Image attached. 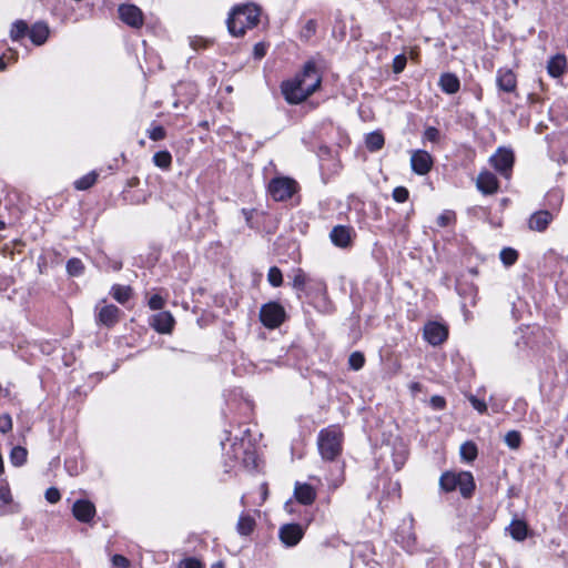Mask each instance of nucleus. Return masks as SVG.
Wrapping results in <instances>:
<instances>
[{"instance_id":"nucleus-1","label":"nucleus","mask_w":568,"mask_h":568,"mask_svg":"<svg viewBox=\"0 0 568 568\" xmlns=\"http://www.w3.org/2000/svg\"><path fill=\"white\" fill-rule=\"evenodd\" d=\"M320 58L308 59L294 79L284 81L282 94L290 104H298L316 92L322 83L323 63Z\"/></svg>"},{"instance_id":"nucleus-2","label":"nucleus","mask_w":568,"mask_h":568,"mask_svg":"<svg viewBox=\"0 0 568 568\" xmlns=\"http://www.w3.org/2000/svg\"><path fill=\"white\" fill-rule=\"evenodd\" d=\"M260 8L254 3L236 6L227 18V29L233 37L244 36L246 29L255 28L260 22Z\"/></svg>"},{"instance_id":"nucleus-3","label":"nucleus","mask_w":568,"mask_h":568,"mask_svg":"<svg viewBox=\"0 0 568 568\" xmlns=\"http://www.w3.org/2000/svg\"><path fill=\"white\" fill-rule=\"evenodd\" d=\"M317 448L323 460L334 462L343 449V433L333 426L323 428L317 436Z\"/></svg>"},{"instance_id":"nucleus-4","label":"nucleus","mask_w":568,"mask_h":568,"mask_svg":"<svg viewBox=\"0 0 568 568\" xmlns=\"http://www.w3.org/2000/svg\"><path fill=\"white\" fill-rule=\"evenodd\" d=\"M284 307L277 302H268L260 310V321L267 328L278 327L285 320Z\"/></svg>"},{"instance_id":"nucleus-5","label":"nucleus","mask_w":568,"mask_h":568,"mask_svg":"<svg viewBox=\"0 0 568 568\" xmlns=\"http://www.w3.org/2000/svg\"><path fill=\"white\" fill-rule=\"evenodd\" d=\"M296 182L290 178H275L268 183V192L275 201H285L295 192Z\"/></svg>"},{"instance_id":"nucleus-6","label":"nucleus","mask_w":568,"mask_h":568,"mask_svg":"<svg viewBox=\"0 0 568 568\" xmlns=\"http://www.w3.org/2000/svg\"><path fill=\"white\" fill-rule=\"evenodd\" d=\"M118 12L121 21L131 28L140 29L144 23V14L135 4H120Z\"/></svg>"},{"instance_id":"nucleus-7","label":"nucleus","mask_w":568,"mask_h":568,"mask_svg":"<svg viewBox=\"0 0 568 568\" xmlns=\"http://www.w3.org/2000/svg\"><path fill=\"white\" fill-rule=\"evenodd\" d=\"M490 162L496 171L508 179L514 165V153L510 150L499 149L491 158Z\"/></svg>"},{"instance_id":"nucleus-8","label":"nucleus","mask_w":568,"mask_h":568,"mask_svg":"<svg viewBox=\"0 0 568 568\" xmlns=\"http://www.w3.org/2000/svg\"><path fill=\"white\" fill-rule=\"evenodd\" d=\"M410 166L416 174L425 175L433 168V158L425 150H416L412 153Z\"/></svg>"},{"instance_id":"nucleus-9","label":"nucleus","mask_w":568,"mask_h":568,"mask_svg":"<svg viewBox=\"0 0 568 568\" xmlns=\"http://www.w3.org/2000/svg\"><path fill=\"white\" fill-rule=\"evenodd\" d=\"M304 536V530L298 524H286L280 528L278 537L287 546H296Z\"/></svg>"},{"instance_id":"nucleus-10","label":"nucleus","mask_w":568,"mask_h":568,"mask_svg":"<svg viewBox=\"0 0 568 568\" xmlns=\"http://www.w3.org/2000/svg\"><path fill=\"white\" fill-rule=\"evenodd\" d=\"M448 336L447 328L437 322H429L424 327V338L432 345H440Z\"/></svg>"},{"instance_id":"nucleus-11","label":"nucleus","mask_w":568,"mask_h":568,"mask_svg":"<svg viewBox=\"0 0 568 568\" xmlns=\"http://www.w3.org/2000/svg\"><path fill=\"white\" fill-rule=\"evenodd\" d=\"M496 84L499 91L514 93L517 89V77L511 69L500 68L497 70Z\"/></svg>"},{"instance_id":"nucleus-12","label":"nucleus","mask_w":568,"mask_h":568,"mask_svg":"<svg viewBox=\"0 0 568 568\" xmlns=\"http://www.w3.org/2000/svg\"><path fill=\"white\" fill-rule=\"evenodd\" d=\"M396 542L400 544L407 551H413L416 545V536L413 531V519L409 523H403L395 535Z\"/></svg>"},{"instance_id":"nucleus-13","label":"nucleus","mask_w":568,"mask_h":568,"mask_svg":"<svg viewBox=\"0 0 568 568\" xmlns=\"http://www.w3.org/2000/svg\"><path fill=\"white\" fill-rule=\"evenodd\" d=\"M72 514L81 523H90L95 516V506L88 499H79L72 506Z\"/></svg>"},{"instance_id":"nucleus-14","label":"nucleus","mask_w":568,"mask_h":568,"mask_svg":"<svg viewBox=\"0 0 568 568\" xmlns=\"http://www.w3.org/2000/svg\"><path fill=\"white\" fill-rule=\"evenodd\" d=\"M353 230L349 226L336 225L329 233L332 243L341 248H347L352 245Z\"/></svg>"},{"instance_id":"nucleus-15","label":"nucleus","mask_w":568,"mask_h":568,"mask_svg":"<svg viewBox=\"0 0 568 568\" xmlns=\"http://www.w3.org/2000/svg\"><path fill=\"white\" fill-rule=\"evenodd\" d=\"M552 220L554 215L551 212L547 210H540L530 215L528 220V227L531 231L544 232L547 230Z\"/></svg>"},{"instance_id":"nucleus-16","label":"nucleus","mask_w":568,"mask_h":568,"mask_svg":"<svg viewBox=\"0 0 568 568\" xmlns=\"http://www.w3.org/2000/svg\"><path fill=\"white\" fill-rule=\"evenodd\" d=\"M150 325L161 334H169L174 326V318L170 312H159L151 317Z\"/></svg>"},{"instance_id":"nucleus-17","label":"nucleus","mask_w":568,"mask_h":568,"mask_svg":"<svg viewBox=\"0 0 568 568\" xmlns=\"http://www.w3.org/2000/svg\"><path fill=\"white\" fill-rule=\"evenodd\" d=\"M120 310L118 306L110 304L102 306L97 314V322L104 326L111 327L119 322Z\"/></svg>"},{"instance_id":"nucleus-18","label":"nucleus","mask_w":568,"mask_h":568,"mask_svg":"<svg viewBox=\"0 0 568 568\" xmlns=\"http://www.w3.org/2000/svg\"><path fill=\"white\" fill-rule=\"evenodd\" d=\"M476 185L483 194L490 195L497 192L498 180L491 172H481L477 178Z\"/></svg>"},{"instance_id":"nucleus-19","label":"nucleus","mask_w":568,"mask_h":568,"mask_svg":"<svg viewBox=\"0 0 568 568\" xmlns=\"http://www.w3.org/2000/svg\"><path fill=\"white\" fill-rule=\"evenodd\" d=\"M457 481L460 494L465 498H469L475 490V480L474 476L469 471H460L457 474Z\"/></svg>"},{"instance_id":"nucleus-20","label":"nucleus","mask_w":568,"mask_h":568,"mask_svg":"<svg viewBox=\"0 0 568 568\" xmlns=\"http://www.w3.org/2000/svg\"><path fill=\"white\" fill-rule=\"evenodd\" d=\"M294 496L298 503L303 505H311L314 503L316 498L315 489L308 484H300L295 485Z\"/></svg>"},{"instance_id":"nucleus-21","label":"nucleus","mask_w":568,"mask_h":568,"mask_svg":"<svg viewBox=\"0 0 568 568\" xmlns=\"http://www.w3.org/2000/svg\"><path fill=\"white\" fill-rule=\"evenodd\" d=\"M567 69V60L564 54H557L547 63V71L552 78L561 77Z\"/></svg>"},{"instance_id":"nucleus-22","label":"nucleus","mask_w":568,"mask_h":568,"mask_svg":"<svg viewBox=\"0 0 568 568\" xmlns=\"http://www.w3.org/2000/svg\"><path fill=\"white\" fill-rule=\"evenodd\" d=\"M440 89L443 92L447 93V94H454L456 92H458L459 88H460V82H459V79L457 78V75H455L454 73H443L439 78V82H438Z\"/></svg>"},{"instance_id":"nucleus-23","label":"nucleus","mask_w":568,"mask_h":568,"mask_svg":"<svg viewBox=\"0 0 568 568\" xmlns=\"http://www.w3.org/2000/svg\"><path fill=\"white\" fill-rule=\"evenodd\" d=\"M30 40L36 45L43 44L49 37V28L45 23H34L28 32Z\"/></svg>"},{"instance_id":"nucleus-24","label":"nucleus","mask_w":568,"mask_h":568,"mask_svg":"<svg viewBox=\"0 0 568 568\" xmlns=\"http://www.w3.org/2000/svg\"><path fill=\"white\" fill-rule=\"evenodd\" d=\"M385 138L381 131H373L365 138V145L369 152H377L383 149Z\"/></svg>"},{"instance_id":"nucleus-25","label":"nucleus","mask_w":568,"mask_h":568,"mask_svg":"<svg viewBox=\"0 0 568 568\" xmlns=\"http://www.w3.org/2000/svg\"><path fill=\"white\" fill-rule=\"evenodd\" d=\"M254 528L255 519L247 514H242L236 524V531L241 536H248L253 532Z\"/></svg>"},{"instance_id":"nucleus-26","label":"nucleus","mask_w":568,"mask_h":568,"mask_svg":"<svg viewBox=\"0 0 568 568\" xmlns=\"http://www.w3.org/2000/svg\"><path fill=\"white\" fill-rule=\"evenodd\" d=\"M457 474L452 471L444 473L439 478V487L445 493H450L457 489Z\"/></svg>"},{"instance_id":"nucleus-27","label":"nucleus","mask_w":568,"mask_h":568,"mask_svg":"<svg viewBox=\"0 0 568 568\" xmlns=\"http://www.w3.org/2000/svg\"><path fill=\"white\" fill-rule=\"evenodd\" d=\"M527 531V525L523 520H513L509 526L510 536L517 541H523L526 539Z\"/></svg>"},{"instance_id":"nucleus-28","label":"nucleus","mask_w":568,"mask_h":568,"mask_svg":"<svg viewBox=\"0 0 568 568\" xmlns=\"http://www.w3.org/2000/svg\"><path fill=\"white\" fill-rule=\"evenodd\" d=\"M111 295L115 301H118L121 304H124L130 300L132 295V290L130 286L115 284L111 288Z\"/></svg>"},{"instance_id":"nucleus-29","label":"nucleus","mask_w":568,"mask_h":568,"mask_svg":"<svg viewBox=\"0 0 568 568\" xmlns=\"http://www.w3.org/2000/svg\"><path fill=\"white\" fill-rule=\"evenodd\" d=\"M29 32V27L26 21L17 20L12 23L10 29V38L12 41H19L23 39Z\"/></svg>"},{"instance_id":"nucleus-30","label":"nucleus","mask_w":568,"mask_h":568,"mask_svg":"<svg viewBox=\"0 0 568 568\" xmlns=\"http://www.w3.org/2000/svg\"><path fill=\"white\" fill-rule=\"evenodd\" d=\"M28 452L22 446H16L10 452V462L13 466L20 467L27 462Z\"/></svg>"},{"instance_id":"nucleus-31","label":"nucleus","mask_w":568,"mask_h":568,"mask_svg":"<svg viewBox=\"0 0 568 568\" xmlns=\"http://www.w3.org/2000/svg\"><path fill=\"white\" fill-rule=\"evenodd\" d=\"M153 163L162 170H169L172 164V155L169 151H159L153 155Z\"/></svg>"},{"instance_id":"nucleus-32","label":"nucleus","mask_w":568,"mask_h":568,"mask_svg":"<svg viewBox=\"0 0 568 568\" xmlns=\"http://www.w3.org/2000/svg\"><path fill=\"white\" fill-rule=\"evenodd\" d=\"M460 457L466 462H473L476 459L478 450L477 446L473 442H465L460 446Z\"/></svg>"},{"instance_id":"nucleus-33","label":"nucleus","mask_w":568,"mask_h":568,"mask_svg":"<svg viewBox=\"0 0 568 568\" xmlns=\"http://www.w3.org/2000/svg\"><path fill=\"white\" fill-rule=\"evenodd\" d=\"M97 179L98 173L95 171H91L82 178L78 179L74 182V187L81 191L88 190L95 183Z\"/></svg>"},{"instance_id":"nucleus-34","label":"nucleus","mask_w":568,"mask_h":568,"mask_svg":"<svg viewBox=\"0 0 568 568\" xmlns=\"http://www.w3.org/2000/svg\"><path fill=\"white\" fill-rule=\"evenodd\" d=\"M499 256L505 266H511L518 260V252L511 247H504Z\"/></svg>"},{"instance_id":"nucleus-35","label":"nucleus","mask_w":568,"mask_h":568,"mask_svg":"<svg viewBox=\"0 0 568 568\" xmlns=\"http://www.w3.org/2000/svg\"><path fill=\"white\" fill-rule=\"evenodd\" d=\"M84 271V265L80 258L73 257L67 262V272L71 276H80Z\"/></svg>"},{"instance_id":"nucleus-36","label":"nucleus","mask_w":568,"mask_h":568,"mask_svg":"<svg viewBox=\"0 0 568 568\" xmlns=\"http://www.w3.org/2000/svg\"><path fill=\"white\" fill-rule=\"evenodd\" d=\"M521 435L518 430H509L505 437L504 442L510 449H518L521 445Z\"/></svg>"},{"instance_id":"nucleus-37","label":"nucleus","mask_w":568,"mask_h":568,"mask_svg":"<svg viewBox=\"0 0 568 568\" xmlns=\"http://www.w3.org/2000/svg\"><path fill=\"white\" fill-rule=\"evenodd\" d=\"M267 281L273 287H280L283 284L282 271L277 266L270 267Z\"/></svg>"},{"instance_id":"nucleus-38","label":"nucleus","mask_w":568,"mask_h":568,"mask_svg":"<svg viewBox=\"0 0 568 568\" xmlns=\"http://www.w3.org/2000/svg\"><path fill=\"white\" fill-rule=\"evenodd\" d=\"M307 282L308 276L304 273V271L301 268L296 270L293 277V288H295L296 291H304Z\"/></svg>"},{"instance_id":"nucleus-39","label":"nucleus","mask_w":568,"mask_h":568,"mask_svg":"<svg viewBox=\"0 0 568 568\" xmlns=\"http://www.w3.org/2000/svg\"><path fill=\"white\" fill-rule=\"evenodd\" d=\"M317 23L315 20H307L301 30V39L308 41L316 33Z\"/></svg>"},{"instance_id":"nucleus-40","label":"nucleus","mask_w":568,"mask_h":568,"mask_svg":"<svg viewBox=\"0 0 568 568\" xmlns=\"http://www.w3.org/2000/svg\"><path fill=\"white\" fill-rule=\"evenodd\" d=\"M365 364V357L361 352H353L348 357V365L354 371H359Z\"/></svg>"},{"instance_id":"nucleus-41","label":"nucleus","mask_w":568,"mask_h":568,"mask_svg":"<svg viewBox=\"0 0 568 568\" xmlns=\"http://www.w3.org/2000/svg\"><path fill=\"white\" fill-rule=\"evenodd\" d=\"M426 568H448V562L442 556H434L427 559Z\"/></svg>"},{"instance_id":"nucleus-42","label":"nucleus","mask_w":568,"mask_h":568,"mask_svg":"<svg viewBox=\"0 0 568 568\" xmlns=\"http://www.w3.org/2000/svg\"><path fill=\"white\" fill-rule=\"evenodd\" d=\"M12 501L11 491L9 485L3 483L0 485V507L8 505Z\"/></svg>"},{"instance_id":"nucleus-43","label":"nucleus","mask_w":568,"mask_h":568,"mask_svg":"<svg viewBox=\"0 0 568 568\" xmlns=\"http://www.w3.org/2000/svg\"><path fill=\"white\" fill-rule=\"evenodd\" d=\"M409 192L405 186H397L393 190V199L398 203H404L408 200Z\"/></svg>"},{"instance_id":"nucleus-44","label":"nucleus","mask_w":568,"mask_h":568,"mask_svg":"<svg viewBox=\"0 0 568 568\" xmlns=\"http://www.w3.org/2000/svg\"><path fill=\"white\" fill-rule=\"evenodd\" d=\"M178 568H204V565L194 557L184 558L179 562Z\"/></svg>"},{"instance_id":"nucleus-45","label":"nucleus","mask_w":568,"mask_h":568,"mask_svg":"<svg viewBox=\"0 0 568 568\" xmlns=\"http://www.w3.org/2000/svg\"><path fill=\"white\" fill-rule=\"evenodd\" d=\"M165 134H166L165 130L161 125H156V126L152 128L151 130H149V132H148L149 138L153 141L163 140L165 138Z\"/></svg>"},{"instance_id":"nucleus-46","label":"nucleus","mask_w":568,"mask_h":568,"mask_svg":"<svg viewBox=\"0 0 568 568\" xmlns=\"http://www.w3.org/2000/svg\"><path fill=\"white\" fill-rule=\"evenodd\" d=\"M440 136L439 130L435 126H428L424 131V139L433 143L438 142Z\"/></svg>"},{"instance_id":"nucleus-47","label":"nucleus","mask_w":568,"mask_h":568,"mask_svg":"<svg viewBox=\"0 0 568 568\" xmlns=\"http://www.w3.org/2000/svg\"><path fill=\"white\" fill-rule=\"evenodd\" d=\"M468 399H469L473 408L476 409L478 413L484 414V413L487 412V405H486V403L484 400L477 398L474 395H470L468 397Z\"/></svg>"},{"instance_id":"nucleus-48","label":"nucleus","mask_w":568,"mask_h":568,"mask_svg":"<svg viewBox=\"0 0 568 568\" xmlns=\"http://www.w3.org/2000/svg\"><path fill=\"white\" fill-rule=\"evenodd\" d=\"M12 429V418L9 414L0 415V432L6 434Z\"/></svg>"},{"instance_id":"nucleus-49","label":"nucleus","mask_w":568,"mask_h":568,"mask_svg":"<svg viewBox=\"0 0 568 568\" xmlns=\"http://www.w3.org/2000/svg\"><path fill=\"white\" fill-rule=\"evenodd\" d=\"M455 214L452 211H445L437 217V224L440 227H445L450 224V222L454 220Z\"/></svg>"},{"instance_id":"nucleus-50","label":"nucleus","mask_w":568,"mask_h":568,"mask_svg":"<svg viewBox=\"0 0 568 568\" xmlns=\"http://www.w3.org/2000/svg\"><path fill=\"white\" fill-rule=\"evenodd\" d=\"M45 499L50 503V504H55L58 503L60 499H61V494L59 491L58 488L55 487H50L45 490Z\"/></svg>"},{"instance_id":"nucleus-51","label":"nucleus","mask_w":568,"mask_h":568,"mask_svg":"<svg viewBox=\"0 0 568 568\" xmlns=\"http://www.w3.org/2000/svg\"><path fill=\"white\" fill-rule=\"evenodd\" d=\"M328 485L332 489H337L344 481L343 468L338 467V476L334 478H327Z\"/></svg>"},{"instance_id":"nucleus-52","label":"nucleus","mask_w":568,"mask_h":568,"mask_svg":"<svg viewBox=\"0 0 568 568\" xmlns=\"http://www.w3.org/2000/svg\"><path fill=\"white\" fill-rule=\"evenodd\" d=\"M406 65V58L405 55H396L393 62V70L395 73H399L404 70Z\"/></svg>"},{"instance_id":"nucleus-53","label":"nucleus","mask_w":568,"mask_h":568,"mask_svg":"<svg viewBox=\"0 0 568 568\" xmlns=\"http://www.w3.org/2000/svg\"><path fill=\"white\" fill-rule=\"evenodd\" d=\"M164 305V300L155 294L153 296H151V298L149 300V306L151 310H154V311H158V310H161Z\"/></svg>"},{"instance_id":"nucleus-54","label":"nucleus","mask_w":568,"mask_h":568,"mask_svg":"<svg viewBox=\"0 0 568 568\" xmlns=\"http://www.w3.org/2000/svg\"><path fill=\"white\" fill-rule=\"evenodd\" d=\"M430 405L434 409L440 410L445 408L446 400L439 395H434L430 397Z\"/></svg>"},{"instance_id":"nucleus-55","label":"nucleus","mask_w":568,"mask_h":568,"mask_svg":"<svg viewBox=\"0 0 568 568\" xmlns=\"http://www.w3.org/2000/svg\"><path fill=\"white\" fill-rule=\"evenodd\" d=\"M190 44L194 50H200V49L206 48L209 44V41L205 39L195 37V38L191 39Z\"/></svg>"},{"instance_id":"nucleus-56","label":"nucleus","mask_w":568,"mask_h":568,"mask_svg":"<svg viewBox=\"0 0 568 568\" xmlns=\"http://www.w3.org/2000/svg\"><path fill=\"white\" fill-rule=\"evenodd\" d=\"M112 564L115 567L126 568L129 566V560L122 555H114L112 557Z\"/></svg>"},{"instance_id":"nucleus-57","label":"nucleus","mask_w":568,"mask_h":568,"mask_svg":"<svg viewBox=\"0 0 568 568\" xmlns=\"http://www.w3.org/2000/svg\"><path fill=\"white\" fill-rule=\"evenodd\" d=\"M255 59H262L266 54V48L263 43H256L253 50Z\"/></svg>"},{"instance_id":"nucleus-58","label":"nucleus","mask_w":568,"mask_h":568,"mask_svg":"<svg viewBox=\"0 0 568 568\" xmlns=\"http://www.w3.org/2000/svg\"><path fill=\"white\" fill-rule=\"evenodd\" d=\"M253 213H254V210L242 209V214L245 217V222L248 225V227H251V229H254V225L252 222Z\"/></svg>"},{"instance_id":"nucleus-59","label":"nucleus","mask_w":568,"mask_h":568,"mask_svg":"<svg viewBox=\"0 0 568 568\" xmlns=\"http://www.w3.org/2000/svg\"><path fill=\"white\" fill-rule=\"evenodd\" d=\"M7 68V64L4 62L3 57H0V71H4Z\"/></svg>"},{"instance_id":"nucleus-60","label":"nucleus","mask_w":568,"mask_h":568,"mask_svg":"<svg viewBox=\"0 0 568 568\" xmlns=\"http://www.w3.org/2000/svg\"><path fill=\"white\" fill-rule=\"evenodd\" d=\"M113 268H114L115 271H120V270L122 268V263H121V262H116V263H114Z\"/></svg>"},{"instance_id":"nucleus-61","label":"nucleus","mask_w":568,"mask_h":568,"mask_svg":"<svg viewBox=\"0 0 568 568\" xmlns=\"http://www.w3.org/2000/svg\"><path fill=\"white\" fill-rule=\"evenodd\" d=\"M211 568H224V567H223L222 562H216V564L212 565Z\"/></svg>"},{"instance_id":"nucleus-62","label":"nucleus","mask_w":568,"mask_h":568,"mask_svg":"<svg viewBox=\"0 0 568 568\" xmlns=\"http://www.w3.org/2000/svg\"><path fill=\"white\" fill-rule=\"evenodd\" d=\"M4 227H6V223L0 220V231L3 230Z\"/></svg>"}]
</instances>
